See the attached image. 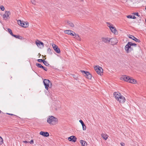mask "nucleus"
I'll return each instance as SVG.
<instances>
[{
  "mask_svg": "<svg viewBox=\"0 0 146 146\" xmlns=\"http://www.w3.org/2000/svg\"><path fill=\"white\" fill-rule=\"evenodd\" d=\"M47 122L50 125H54L57 124L58 119L53 116H49L47 118Z\"/></svg>",
  "mask_w": 146,
  "mask_h": 146,
  "instance_id": "nucleus-1",
  "label": "nucleus"
},
{
  "mask_svg": "<svg viewBox=\"0 0 146 146\" xmlns=\"http://www.w3.org/2000/svg\"><path fill=\"white\" fill-rule=\"evenodd\" d=\"M113 95L115 96V98L117 100H119L120 97H121V99L123 100L121 101L120 100V103H124L125 101V98L122 96L121 95L120 93L119 92H114L113 93Z\"/></svg>",
  "mask_w": 146,
  "mask_h": 146,
  "instance_id": "nucleus-2",
  "label": "nucleus"
},
{
  "mask_svg": "<svg viewBox=\"0 0 146 146\" xmlns=\"http://www.w3.org/2000/svg\"><path fill=\"white\" fill-rule=\"evenodd\" d=\"M43 83L45 89L48 90V88H51L52 86V83L49 80L45 79L43 81Z\"/></svg>",
  "mask_w": 146,
  "mask_h": 146,
  "instance_id": "nucleus-3",
  "label": "nucleus"
},
{
  "mask_svg": "<svg viewBox=\"0 0 146 146\" xmlns=\"http://www.w3.org/2000/svg\"><path fill=\"white\" fill-rule=\"evenodd\" d=\"M94 69L99 75H101V74H102L103 70L102 67L99 66H96L94 67Z\"/></svg>",
  "mask_w": 146,
  "mask_h": 146,
  "instance_id": "nucleus-4",
  "label": "nucleus"
},
{
  "mask_svg": "<svg viewBox=\"0 0 146 146\" xmlns=\"http://www.w3.org/2000/svg\"><path fill=\"white\" fill-rule=\"evenodd\" d=\"M81 71L87 78L89 79H91L92 76L89 72L84 70H81Z\"/></svg>",
  "mask_w": 146,
  "mask_h": 146,
  "instance_id": "nucleus-5",
  "label": "nucleus"
},
{
  "mask_svg": "<svg viewBox=\"0 0 146 146\" xmlns=\"http://www.w3.org/2000/svg\"><path fill=\"white\" fill-rule=\"evenodd\" d=\"M108 25H108V27H109L111 31V32L114 33H115V32L116 31V30L115 28L113 27V25L111 24L110 23L107 22L106 23Z\"/></svg>",
  "mask_w": 146,
  "mask_h": 146,
  "instance_id": "nucleus-6",
  "label": "nucleus"
},
{
  "mask_svg": "<svg viewBox=\"0 0 146 146\" xmlns=\"http://www.w3.org/2000/svg\"><path fill=\"white\" fill-rule=\"evenodd\" d=\"M125 48L126 52L128 53L133 50L132 48L131 47V46L129 44H128V42L127 45L125 46Z\"/></svg>",
  "mask_w": 146,
  "mask_h": 146,
  "instance_id": "nucleus-7",
  "label": "nucleus"
},
{
  "mask_svg": "<svg viewBox=\"0 0 146 146\" xmlns=\"http://www.w3.org/2000/svg\"><path fill=\"white\" fill-rule=\"evenodd\" d=\"M52 46L55 51L57 53H60V50L58 46L55 44H53Z\"/></svg>",
  "mask_w": 146,
  "mask_h": 146,
  "instance_id": "nucleus-8",
  "label": "nucleus"
},
{
  "mask_svg": "<svg viewBox=\"0 0 146 146\" xmlns=\"http://www.w3.org/2000/svg\"><path fill=\"white\" fill-rule=\"evenodd\" d=\"M110 42H111V44L112 45L116 44L117 43V40L115 38H110Z\"/></svg>",
  "mask_w": 146,
  "mask_h": 146,
  "instance_id": "nucleus-9",
  "label": "nucleus"
},
{
  "mask_svg": "<svg viewBox=\"0 0 146 146\" xmlns=\"http://www.w3.org/2000/svg\"><path fill=\"white\" fill-rule=\"evenodd\" d=\"M10 12L9 11H6L5 13L3 15V18L5 20L8 19L9 15L10 14Z\"/></svg>",
  "mask_w": 146,
  "mask_h": 146,
  "instance_id": "nucleus-10",
  "label": "nucleus"
},
{
  "mask_svg": "<svg viewBox=\"0 0 146 146\" xmlns=\"http://www.w3.org/2000/svg\"><path fill=\"white\" fill-rule=\"evenodd\" d=\"M128 37L132 39L133 40L135 41L136 42H141L140 40L136 38L133 35H129V36H128Z\"/></svg>",
  "mask_w": 146,
  "mask_h": 146,
  "instance_id": "nucleus-11",
  "label": "nucleus"
},
{
  "mask_svg": "<svg viewBox=\"0 0 146 146\" xmlns=\"http://www.w3.org/2000/svg\"><path fill=\"white\" fill-rule=\"evenodd\" d=\"M77 138L74 136H72L68 138V140L70 141H72L74 142H75Z\"/></svg>",
  "mask_w": 146,
  "mask_h": 146,
  "instance_id": "nucleus-12",
  "label": "nucleus"
},
{
  "mask_svg": "<svg viewBox=\"0 0 146 146\" xmlns=\"http://www.w3.org/2000/svg\"><path fill=\"white\" fill-rule=\"evenodd\" d=\"M38 42H36V44L37 46L38 47H40L44 46V43L42 42H41L38 40H37Z\"/></svg>",
  "mask_w": 146,
  "mask_h": 146,
  "instance_id": "nucleus-13",
  "label": "nucleus"
},
{
  "mask_svg": "<svg viewBox=\"0 0 146 146\" xmlns=\"http://www.w3.org/2000/svg\"><path fill=\"white\" fill-rule=\"evenodd\" d=\"M40 134L44 137H47L49 136V133L46 132L41 131L40 132Z\"/></svg>",
  "mask_w": 146,
  "mask_h": 146,
  "instance_id": "nucleus-14",
  "label": "nucleus"
},
{
  "mask_svg": "<svg viewBox=\"0 0 146 146\" xmlns=\"http://www.w3.org/2000/svg\"><path fill=\"white\" fill-rule=\"evenodd\" d=\"M110 38H108L102 37L101 38L102 41L105 42L107 43L110 42Z\"/></svg>",
  "mask_w": 146,
  "mask_h": 146,
  "instance_id": "nucleus-15",
  "label": "nucleus"
},
{
  "mask_svg": "<svg viewBox=\"0 0 146 146\" xmlns=\"http://www.w3.org/2000/svg\"><path fill=\"white\" fill-rule=\"evenodd\" d=\"M130 78V77L125 75L123 76L122 78L125 81L129 82V81Z\"/></svg>",
  "mask_w": 146,
  "mask_h": 146,
  "instance_id": "nucleus-16",
  "label": "nucleus"
},
{
  "mask_svg": "<svg viewBox=\"0 0 146 146\" xmlns=\"http://www.w3.org/2000/svg\"><path fill=\"white\" fill-rule=\"evenodd\" d=\"M64 32L65 34H67L72 36V35H73V31L70 30H66Z\"/></svg>",
  "mask_w": 146,
  "mask_h": 146,
  "instance_id": "nucleus-17",
  "label": "nucleus"
},
{
  "mask_svg": "<svg viewBox=\"0 0 146 146\" xmlns=\"http://www.w3.org/2000/svg\"><path fill=\"white\" fill-rule=\"evenodd\" d=\"M28 23L27 22H23L21 26L24 28H26L28 27Z\"/></svg>",
  "mask_w": 146,
  "mask_h": 146,
  "instance_id": "nucleus-18",
  "label": "nucleus"
},
{
  "mask_svg": "<svg viewBox=\"0 0 146 146\" xmlns=\"http://www.w3.org/2000/svg\"><path fill=\"white\" fill-rule=\"evenodd\" d=\"M13 36L17 38H18L20 40H22L23 39V37L22 36L19 35H14Z\"/></svg>",
  "mask_w": 146,
  "mask_h": 146,
  "instance_id": "nucleus-19",
  "label": "nucleus"
},
{
  "mask_svg": "<svg viewBox=\"0 0 146 146\" xmlns=\"http://www.w3.org/2000/svg\"><path fill=\"white\" fill-rule=\"evenodd\" d=\"M80 143L81 144L82 146H87L86 142L84 140H81L80 141Z\"/></svg>",
  "mask_w": 146,
  "mask_h": 146,
  "instance_id": "nucleus-20",
  "label": "nucleus"
},
{
  "mask_svg": "<svg viewBox=\"0 0 146 146\" xmlns=\"http://www.w3.org/2000/svg\"><path fill=\"white\" fill-rule=\"evenodd\" d=\"M129 82L131 83L135 84L136 83L137 81L135 80L132 79V78L130 77L129 81Z\"/></svg>",
  "mask_w": 146,
  "mask_h": 146,
  "instance_id": "nucleus-21",
  "label": "nucleus"
},
{
  "mask_svg": "<svg viewBox=\"0 0 146 146\" xmlns=\"http://www.w3.org/2000/svg\"><path fill=\"white\" fill-rule=\"evenodd\" d=\"M67 23L68 25H69L70 27H73L74 26V25L73 23H72L70 21H68L67 22Z\"/></svg>",
  "mask_w": 146,
  "mask_h": 146,
  "instance_id": "nucleus-22",
  "label": "nucleus"
},
{
  "mask_svg": "<svg viewBox=\"0 0 146 146\" xmlns=\"http://www.w3.org/2000/svg\"><path fill=\"white\" fill-rule=\"evenodd\" d=\"M102 136L104 139L106 140L108 137V135L106 134L102 133Z\"/></svg>",
  "mask_w": 146,
  "mask_h": 146,
  "instance_id": "nucleus-23",
  "label": "nucleus"
},
{
  "mask_svg": "<svg viewBox=\"0 0 146 146\" xmlns=\"http://www.w3.org/2000/svg\"><path fill=\"white\" fill-rule=\"evenodd\" d=\"M127 17L128 18L132 19H135L136 18V17L135 16L130 15H127Z\"/></svg>",
  "mask_w": 146,
  "mask_h": 146,
  "instance_id": "nucleus-24",
  "label": "nucleus"
},
{
  "mask_svg": "<svg viewBox=\"0 0 146 146\" xmlns=\"http://www.w3.org/2000/svg\"><path fill=\"white\" fill-rule=\"evenodd\" d=\"M53 51L52 50H51L49 48H48L47 50V53L49 54H52V52Z\"/></svg>",
  "mask_w": 146,
  "mask_h": 146,
  "instance_id": "nucleus-25",
  "label": "nucleus"
},
{
  "mask_svg": "<svg viewBox=\"0 0 146 146\" xmlns=\"http://www.w3.org/2000/svg\"><path fill=\"white\" fill-rule=\"evenodd\" d=\"M7 31L9 33L11 34V35L12 36H13L14 34L13 33L12 30L9 28L7 29Z\"/></svg>",
  "mask_w": 146,
  "mask_h": 146,
  "instance_id": "nucleus-26",
  "label": "nucleus"
},
{
  "mask_svg": "<svg viewBox=\"0 0 146 146\" xmlns=\"http://www.w3.org/2000/svg\"><path fill=\"white\" fill-rule=\"evenodd\" d=\"M36 66L38 68H43V66H42L40 64L36 63Z\"/></svg>",
  "mask_w": 146,
  "mask_h": 146,
  "instance_id": "nucleus-27",
  "label": "nucleus"
},
{
  "mask_svg": "<svg viewBox=\"0 0 146 146\" xmlns=\"http://www.w3.org/2000/svg\"><path fill=\"white\" fill-rule=\"evenodd\" d=\"M128 44H129L131 46H136L137 45L136 44L134 43H132V42H128Z\"/></svg>",
  "mask_w": 146,
  "mask_h": 146,
  "instance_id": "nucleus-28",
  "label": "nucleus"
},
{
  "mask_svg": "<svg viewBox=\"0 0 146 146\" xmlns=\"http://www.w3.org/2000/svg\"><path fill=\"white\" fill-rule=\"evenodd\" d=\"M79 122L81 124L82 127V128H84V127H86V126L85 125L83 121L82 120H80Z\"/></svg>",
  "mask_w": 146,
  "mask_h": 146,
  "instance_id": "nucleus-29",
  "label": "nucleus"
},
{
  "mask_svg": "<svg viewBox=\"0 0 146 146\" xmlns=\"http://www.w3.org/2000/svg\"><path fill=\"white\" fill-rule=\"evenodd\" d=\"M43 63L45 66H48L49 65V64L48 62L46 60H44L43 62Z\"/></svg>",
  "mask_w": 146,
  "mask_h": 146,
  "instance_id": "nucleus-30",
  "label": "nucleus"
},
{
  "mask_svg": "<svg viewBox=\"0 0 146 146\" xmlns=\"http://www.w3.org/2000/svg\"><path fill=\"white\" fill-rule=\"evenodd\" d=\"M17 22L19 25L21 26L23 21H21L20 20H19L17 21Z\"/></svg>",
  "mask_w": 146,
  "mask_h": 146,
  "instance_id": "nucleus-31",
  "label": "nucleus"
},
{
  "mask_svg": "<svg viewBox=\"0 0 146 146\" xmlns=\"http://www.w3.org/2000/svg\"><path fill=\"white\" fill-rule=\"evenodd\" d=\"M31 2L32 4L35 5L36 4V1L35 0H31Z\"/></svg>",
  "mask_w": 146,
  "mask_h": 146,
  "instance_id": "nucleus-32",
  "label": "nucleus"
},
{
  "mask_svg": "<svg viewBox=\"0 0 146 146\" xmlns=\"http://www.w3.org/2000/svg\"><path fill=\"white\" fill-rule=\"evenodd\" d=\"M3 140L2 138L0 136V145H1L3 143Z\"/></svg>",
  "mask_w": 146,
  "mask_h": 146,
  "instance_id": "nucleus-33",
  "label": "nucleus"
},
{
  "mask_svg": "<svg viewBox=\"0 0 146 146\" xmlns=\"http://www.w3.org/2000/svg\"><path fill=\"white\" fill-rule=\"evenodd\" d=\"M0 9L2 11H3L5 10V8L3 5H1L0 6Z\"/></svg>",
  "mask_w": 146,
  "mask_h": 146,
  "instance_id": "nucleus-34",
  "label": "nucleus"
},
{
  "mask_svg": "<svg viewBox=\"0 0 146 146\" xmlns=\"http://www.w3.org/2000/svg\"><path fill=\"white\" fill-rule=\"evenodd\" d=\"M78 34L75 33V32H73V35H72V36H75V38H76L77 36H78Z\"/></svg>",
  "mask_w": 146,
  "mask_h": 146,
  "instance_id": "nucleus-35",
  "label": "nucleus"
},
{
  "mask_svg": "<svg viewBox=\"0 0 146 146\" xmlns=\"http://www.w3.org/2000/svg\"><path fill=\"white\" fill-rule=\"evenodd\" d=\"M44 60L42 59H38L37 60V61L40 62H44Z\"/></svg>",
  "mask_w": 146,
  "mask_h": 146,
  "instance_id": "nucleus-36",
  "label": "nucleus"
},
{
  "mask_svg": "<svg viewBox=\"0 0 146 146\" xmlns=\"http://www.w3.org/2000/svg\"><path fill=\"white\" fill-rule=\"evenodd\" d=\"M76 39H77L78 40H80L81 39L79 37L78 35V36H77L76 37Z\"/></svg>",
  "mask_w": 146,
  "mask_h": 146,
  "instance_id": "nucleus-37",
  "label": "nucleus"
},
{
  "mask_svg": "<svg viewBox=\"0 0 146 146\" xmlns=\"http://www.w3.org/2000/svg\"><path fill=\"white\" fill-rule=\"evenodd\" d=\"M134 15L138 16L139 17L140 16V15H139V13H133Z\"/></svg>",
  "mask_w": 146,
  "mask_h": 146,
  "instance_id": "nucleus-38",
  "label": "nucleus"
},
{
  "mask_svg": "<svg viewBox=\"0 0 146 146\" xmlns=\"http://www.w3.org/2000/svg\"><path fill=\"white\" fill-rule=\"evenodd\" d=\"M42 68L43 69L46 71H47V69L46 67L43 66V68Z\"/></svg>",
  "mask_w": 146,
  "mask_h": 146,
  "instance_id": "nucleus-39",
  "label": "nucleus"
},
{
  "mask_svg": "<svg viewBox=\"0 0 146 146\" xmlns=\"http://www.w3.org/2000/svg\"><path fill=\"white\" fill-rule=\"evenodd\" d=\"M29 143H30L31 144H33L34 143V141L33 140H31L30 142L29 141Z\"/></svg>",
  "mask_w": 146,
  "mask_h": 146,
  "instance_id": "nucleus-40",
  "label": "nucleus"
},
{
  "mask_svg": "<svg viewBox=\"0 0 146 146\" xmlns=\"http://www.w3.org/2000/svg\"><path fill=\"white\" fill-rule=\"evenodd\" d=\"M120 144L122 146H124L125 145V143L123 142L121 143Z\"/></svg>",
  "mask_w": 146,
  "mask_h": 146,
  "instance_id": "nucleus-41",
  "label": "nucleus"
},
{
  "mask_svg": "<svg viewBox=\"0 0 146 146\" xmlns=\"http://www.w3.org/2000/svg\"><path fill=\"white\" fill-rule=\"evenodd\" d=\"M121 97H120V98H119V100H118V101L120 103V100L121 101H122V100H123L121 99Z\"/></svg>",
  "mask_w": 146,
  "mask_h": 146,
  "instance_id": "nucleus-42",
  "label": "nucleus"
},
{
  "mask_svg": "<svg viewBox=\"0 0 146 146\" xmlns=\"http://www.w3.org/2000/svg\"><path fill=\"white\" fill-rule=\"evenodd\" d=\"M7 114H8V115H14V116H15V115H14L13 114H11V113H7Z\"/></svg>",
  "mask_w": 146,
  "mask_h": 146,
  "instance_id": "nucleus-43",
  "label": "nucleus"
},
{
  "mask_svg": "<svg viewBox=\"0 0 146 146\" xmlns=\"http://www.w3.org/2000/svg\"><path fill=\"white\" fill-rule=\"evenodd\" d=\"M23 143H29V142H28V141H23Z\"/></svg>",
  "mask_w": 146,
  "mask_h": 146,
  "instance_id": "nucleus-44",
  "label": "nucleus"
},
{
  "mask_svg": "<svg viewBox=\"0 0 146 146\" xmlns=\"http://www.w3.org/2000/svg\"><path fill=\"white\" fill-rule=\"evenodd\" d=\"M86 128H83V129L84 130H86Z\"/></svg>",
  "mask_w": 146,
  "mask_h": 146,
  "instance_id": "nucleus-45",
  "label": "nucleus"
},
{
  "mask_svg": "<svg viewBox=\"0 0 146 146\" xmlns=\"http://www.w3.org/2000/svg\"><path fill=\"white\" fill-rule=\"evenodd\" d=\"M1 111L0 110V113H1Z\"/></svg>",
  "mask_w": 146,
  "mask_h": 146,
  "instance_id": "nucleus-46",
  "label": "nucleus"
},
{
  "mask_svg": "<svg viewBox=\"0 0 146 146\" xmlns=\"http://www.w3.org/2000/svg\"><path fill=\"white\" fill-rule=\"evenodd\" d=\"M145 22H146V19H145Z\"/></svg>",
  "mask_w": 146,
  "mask_h": 146,
  "instance_id": "nucleus-47",
  "label": "nucleus"
},
{
  "mask_svg": "<svg viewBox=\"0 0 146 146\" xmlns=\"http://www.w3.org/2000/svg\"><path fill=\"white\" fill-rule=\"evenodd\" d=\"M80 0V1H83V0Z\"/></svg>",
  "mask_w": 146,
  "mask_h": 146,
  "instance_id": "nucleus-48",
  "label": "nucleus"
},
{
  "mask_svg": "<svg viewBox=\"0 0 146 146\" xmlns=\"http://www.w3.org/2000/svg\"><path fill=\"white\" fill-rule=\"evenodd\" d=\"M145 9L146 10V7L145 8Z\"/></svg>",
  "mask_w": 146,
  "mask_h": 146,
  "instance_id": "nucleus-49",
  "label": "nucleus"
}]
</instances>
